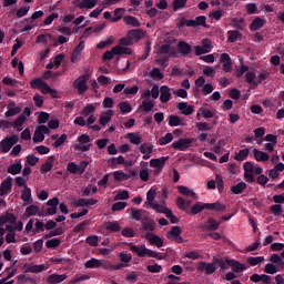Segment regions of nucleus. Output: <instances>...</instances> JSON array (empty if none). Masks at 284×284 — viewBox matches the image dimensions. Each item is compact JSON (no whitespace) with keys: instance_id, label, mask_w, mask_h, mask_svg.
<instances>
[{"instance_id":"58","label":"nucleus","mask_w":284,"mask_h":284,"mask_svg":"<svg viewBox=\"0 0 284 284\" xmlns=\"http://www.w3.org/2000/svg\"><path fill=\"white\" fill-rule=\"evenodd\" d=\"M26 214H28V216H37V214H39V206L37 205H30L26 209Z\"/></svg>"},{"instance_id":"17","label":"nucleus","mask_w":284,"mask_h":284,"mask_svg":"<svg viewBox=\"0 0 284 284\" xmlns=\"http://www.w3.org/2000/svg\"><path fill=\"white\" fill-rule=\"evenodd\" d=\"M176 110H180L184 116H190V114H194V105H189L187 102H180L176 105Z\"/></svg>"},{"instance_id":"19","label":"nucleus","mask_w":284,"mask_h":284,"mask_svg":"<svg viewBox=\"0 0 284 284\" xmlns=\"http://www.w3.org/2000/svg\"><path fill=\"white\" fill-rule=\"evenodd\" d=\"M112 116H114V111L108 110L106 112L100 115L99 124L102 125V128H105V125H108V123L112 121Z\"/></svg>"},{"instance_id":"42","label":"nucleus","mask_w":284,"mask_h":284,"mask_svg":"<svg viewBox=\"0 0 284 284\" xmlns=\"http://www.w3.org/2000/svg\"><path fill=\"white\" fill-rule=\"evenodd\" d=\"M250 156V149H242L234 156L235 161H245Z\"/></svg>"},{"instance_id":"43","label":"nucleus","mask_w":284,"mask_h":284,"mask_svg":"<svg viewBox=\"0 0 284 284\" xmlns=\"http://www.w3.org/2000/svg\"><path fill=\"white\" fill-rule=\"evenodd\" d=\"M21 199L24 203H29L30 199H32V190L28 186H24L22 194H21Z\"/></svg>"},{"instance_id":"30","label":"nucleus","mask_w":284,"mask_h":284,"mask_svg":"<svg viewBox=\"0 0 284 284\" xmlns=\"http://www.w3.org/2000/svg\"><path fill=\"white\" fill-rule=\"evenodd\" d=\"M99 3V0H82L79 4L78 8L80 10H83L87 8V10H92L97 4Z\"/></svg>"},{"instance_id":"10","label":"nucleus","mask_w":284,"mask_h":284,"mask_svg":"<svg viewBox=\"0 0 284 284\" xmlns=\"http://www.w3.org/2000/svg\"><path fill=\"white\" fill-rule=\"evenodd\" d=\"M85 48V42L81 41L73 50L71 54V63H78V61H81V52H83Z\"/></svg>"},{"instance_id":"22","label":"nucleus","mask_w":284,"mask_h":284,"mask_svg":"<svg viewBox=\"0 0 284 284\" xmlns=\"http://www.w3.org/2000/svg\"><path fill=\"white\" fill-rule=\"evenodd\" d=\"M168 159H170V158L162 156V158H158V159H152L150 161V165H151V168H155L158 170H163V168H165V162L168 161Z\"/></svg>"},{"instance_id":"31","label":"nucleus","mask_w":284,"mask_h":284,"mask_svg":"<svg viewBox=\"0 0 284 284\" xmlns=\"http://www.w3.org/2000/svg\"><path fill=\"white\" fill-rule=\"evenodd\" d=\"M101 265H102L101 260H98L94 257H92L91 260H89L84 263V267L87 270H97V268L101 267Z\"/></svg>"},{"instance_id":"63","label":"nucleus","mask_w":284,"mask_h":284,"mask_svg":"<svg viewBox=\"0 0 284 284\" xmlns=\"http://www.w3.org/2000/svg\"><path fill=\"white\" fill-rule=\"evenodd\" d=\"M264 272L265 274H276L278 270L276 268V265H274L273 263H268L265 265Z\"/></svg>"},{"instance_id":"34","label":"nucleus","mask_w":284,"mask_h":284,"mask_svg":"<svg viewBox=\"0 0 284 284\" xmlns=\"http://www.w3.org/2000/svg\"><path fill=\"white\" fill-rule=\"evenodd\" d=\"M125 12V8H116L113 12L114 17L111 18V23H116L123 19V13Z\"/></svg>"},{"instance_id":"5","label":"nucleus","mask_w":284,"mask_h":284,"mask_svg":"<svg viewBox=\"0 0 284 284\" xmlns=\"http://www.w3.org/2000/svg\"><path fill=\"white\" fill-rule=\"evenodd\" d=\"M243 170L246 183H254V181H256V179H254V163H252L251 161L245 162L243 165Z\"/></svg>"},{"instance_id":"20","label":"nucleus","mask_w":284,"mask_h":284,"mask_svg":"<svg viewBox=\"0 0 284 284\" xmlns=\"http://www.w3.org/2000/svg\"><path fill=\"white\" fill-rule=\"evenodd\" d=\"M161 95L160 101L161 103H168L172 99V93L170 92V87L162 85L160 89Z\"/></svg>"},{"instance_id":"36","label":"nucleus","mask_w":284,"mask_h":284,"mask_svg":"<svg viewBox=\"0 0 284 284\" xmlns=\"http://www.w3.org/2000/svg\"><path fill=\"white\" fill-rule=\"evenodd\" d=\"M178 190L180 194H183V196H192L193 199H197L196 193H194V191L190 190L187 186L180 185L178 186Z\"/></svg>"},{"instance_id":"62","label":"nucleus","mask_w":284,"mask_h":284,"mask_svg":"<svg viewBox=\"0 0 284 284\" xmlns=\"http://www.w3.org/2000/svg\"><path fill=\"white\" fill-rule=\"evenodd\" d=\"M245 10L247 14H256V12H258V7L256 6V3H247L245 6Z\"/></svg>"},{"instance_id":"16","label":"nucleus","mask_w":284,"mask_h":284,"mask_svg":"<svg viewBox=\"0 0 284 284\" xmlns=\"http://www.w3.org/2000/svg\"><path fill=\"white\" fill-rule=\"evenodd\" d=\"M48 209L47 214L49 216H54L57 214V207H59V197H53L47 202Z\"/></svg>"},{"instance_id":"49","label":"nucleus","mask_w":284,"mask_h":284,"mask_svg":"<svg viewBox=\"0 0 284 284\" xmlns=\"http://www.w3.org/2000/svg\"><path fill=\"white\" fill-rule=\"evenodd\" d=\"M63 234V227L59 226L57 229H52L49 234L44 235V239H52V236H61Z\"/></svg>"},{"instance_id":"44","label":"nucleus","mask_w":284,"mask_h":284,"mask_svg":"<svg viewBox=\"0 0 284 284\" xmlns=\"http://www.w3.org/2000/svg\"><path fill=\"white\" fill-rule=\"evenodd\" d=\"M118 108L123 114H130V112H132V105L128 102H120Z\"/></svg>"},{"instance_id":"27","label":"nucleus","mask_w":284,"mask_h":284,"mask_svg":"<svg viewBox=\"0 0 284 284\" xmlns=\"http://www.w3.org/2000/svg\"><path fill=\"white\" fill-rule=\"evenodd\" d=\"M125 26H132V28H141V21L134 16H125L123 18Z\"/></svg>"},{"instance_id":"38","label":"nucleus","mask_w":284,"mask_h":284,"mask_svg":"<svg viewBox=\"0 0 284 284\" xmlns=\"http://www.w3.org/2000/svg\"><path fill=\"white\" fill-rule=\"evenodd\" d=\"M246 82L253 88H258V82H256V73L250 71L246 72Z\"/></svg>"},{"instance_id":"55","label":"nucleus","mask_w":284,"mask_h":284,"mask_svg":"<svg viewBox=\"0 0 284 284\" xmlns=\"http://www.w3.org/2000/svg\"><path fill=\"white\" fill-rule=\"evenodd\" d=\"M154 199H156V190H149L146 193V200L149 201L151 207L154 206Z\"/></svg>"},{"instance_id":"26","label":"nucleus","mask_w":284,"mask_h":284,"mask_svg":"<svg viewBox=\"0 0 284 284\" xmlns=\"http://www.w3.org/2000/svg\"><path fill=\"white\" fill-rule=\"evenodd\" d=\"M263 26H265V19L256 17L250 24V30L251 32H256L257 30H261Z\"/></svg>"},{"instance_id":"25","label":"nucleus","mask_w":284,"mask_h":284,"mask_svg":"<svg viewBox=\"0 0 284 284\" xmlns=\"http://www.w3.org/2000/svg\"><path fill=\"white\" fill-rule=\"evenodd\" d=\"M128 246L131 252H133L134 254H138V256H140L141 258L145 256V252H146L145 245L136 246L133 243H128Z\"/></svg>"},{"instance_id":"32","label":"nucleus","mask_w":284,"mask_h":284,"mask_svg":"<svg viewBox=\"0 0 284 284\" xmlns=\"http://www.w3.org/2000/svg\"><path fill=\"white\" fill-rule=\"evenodd\" d=\"M247 190V184L245 182H239L236 185L231 186L232 194H243Z\"/></svg>"},{"instance_id":"47","label":"nucleus","mask_w":284,"mask_h":284,"mask_svg":"<svg viewBox=\"0 0 284 284\" xmlns=\"http://www.w3.org/2000/svg\"><path fill=\"white\" fill-rule=\"evenodd\" d=\"M145 256H150V258H156L158 261H163V258H165L163 255H161L159 252L156 251H152L150 248H146L145 251Z\"/></svg>"},{"instance_id":"52","label":"nucleus","mask_w":284,"mask_h":284,"mask_svg":"<svg viewBox=\"0 0 284 284\" xmlns=\"http://www.w3.org/2000/svg\"><path fill=\"white\" fill-rule=\"evenodd\" d=\"M174 136L172 133H166L165 136L159 139L160 145H168V143H172Z\"/></svg>"},{"instance_id":"9","label":"nucleus","mask_w":284,"mask_h":284,"mask_svg":"<svg viewBox=\"0 0 284 284\" xmlns=\"http://www.w3.org/2000/svg\"><path fill=\"white\" fill-rule=\"evenodd\" d=\"M176 50L181 57H187L189 54L192 53V44L185 42V41H180L176 44Z\"/></svg>"},{"instance_id":"50","label":"nucleus","mask_w":284,"mask_h":284,"mask_svg":"<svg viewBox=\"0 0 284 284\" xmlns=\"http://www.w3.org/2000/svg\"><path fill=\"white\" fill-rule=\"evenodd\" d=\"M43 17V11H36L30 18H26L24 21H28L31 26L37 21V19H41Z\"/></svg>"},{"instance_id":"37","label":"nucleus","mask_w":284,"mask_h":284,"mask_svg":"<svg viewBox=\"0 0 284 284\" xmlns=\"http://www.w3.org/2000/svg\"><path fill=\"white\" fill-rule=\"evenodd\" d=\"M2 216L4 219V223H9L10 225H17V216L13 213L4 212Z\"/></svg>"},{"instance_id":"45","label":"nucleus","mask_w":284,"mask_h":284,"mask_svg":"<svg viewBox=\"0 0 284 284\" xmlns=\"http://www.w3.org/2000/svg\"><path fill=\"white\" fill-rule=\"evenodd\" d=\"M263 261H265V257L263 256H257V257H247V263L248 265H251L252 267H256V265L263 263Z\"/></svg>"},{"instance_id":"51","label":"nucleus","mask_w":284,"mask_h":284,"mask_svg":"<svg viewBox=\"0 0 284 284\" xmlns=\"http://www.w3.org/2000/svg\"><path fill=\"white\" fill-rule=\"evenodd\" d=\"M195 128L199 130V132H210V130H212V126H210L207 122H197Z\"/></svg>"},{"instance_id":"29","label":"nucleus","mask_w":284,"mask_h":284,"mask_svg":"<svg viewBox=\"0 0 284 284\" xmlns=\"http://www.w3.org/2000/svg\"><path fill=\"white\" fill-rule=\"evenodd\" d=\"M26 121H28V118H26L23 114H20L13 122H11V128L18 129V132H21V128Z\"/></svg>"},{"instance_id":"7","label":"nucleus","mask_w":284,"mask_h":284,"mask_svg":"<svg viewBox=\"0 0 284 284\" xmlns=\"http://www.w3.org/2000/svg\"><path fill=\"white\" fill-rule=\"evenodd\" d=\"M12 176H7L0 184V196H6L12 192Z\"/></svg>"},{"instance_id":"2","label":"nucleus","mask_w":284,"mask_h":284,"mask_svg":"<svg viewBox=\"0 0 284 284\" xmlns=\"http://www.w3.org/2000/svg\"><path fill=\"white\" fill-rule=\"evenodd\" d=\"M90 73H84L74 80L73 88L78 90L79 94H85L88 91V81H90Z\"/></svg>"},{"instance_id":"18","label":"nucleus","mask_w":284,"mask_h":284,"mask_svg":"<svg viewBox=\"0 0 284 284\" xmlns=\"http://www.w3.org/2000/svg\"><path fill=\"white\" fill-rule=\"evenodd\" d=\"M17 114H21L20 106H17L14 102H10L7 106V112L4 113V116L7 119H10L11 116H17Z\"/></svg>"},{"instance_id":"59","label":"nucleus","mask_w":284,"mask_h":284,"mask_svg":"<svg viewBox=\"0 0 284 284\" xmlns=\"http://www.w3.org/2000/svg\"><path fill=\"white\" fill-rule=\"evenodd\" d=\"M113 176L114 181H128V173H123V171H115Z\"/></svg>"},{"instance_id":"1","label":"nucleus","mask_w":284,"mask_h":284,"mask_svg":"<svg viewBox=\"0 0 284 284\" xmlns=\"http://www.w3.org/2000/svg\"><path fill=\"white\" fill-rule=\"evenodd\" d=\"M203 210H210L215 212H225L226 206L224 204H221L220 202L214 203H203V202H196L190 210V214L192 216H196V214H201Z\"/></svg>"},{"instance_id":"56","label":"nucleus","mask_w":284,"mask_h":284,"mask_svg":"<svg viewBox=\"0 0 284 284\" xmlns=\"http://www.w3.org/2000/svg\"><path fill=\"white\" fill-rule=\"evenodd\" d=\"M28 12H30V7H21L17 10L16 17L17 19H22V17L28 16Z\"/></svg>"},{"instance_id":"35","label":"nucleus","mask_w":284,"mask_h":284,"mask_svg":"<svg viewBox=\"0 0 284 284\" xmlns=\"http://www.w3.org/2000/svg\"><path fill=\"white\" fill-rule=\"evenodd\" d=\"M169 125L170 128H179V125H183V121L179 115H170L169 118Z\"/></svg>"},{"instance_id":"54","label":"nucleus","mask_w":284,"mask_h":284,"mask_svg":"<svg viewBox=\"0 0 284 284\" xmlns=\"http://www.w3.org/2000/svg\"><path fill=\"white\" fill-rule=\"evenodd\" d=\"M163 73L161 72V69L159 68H153V70L150 72V78L151 79H159L161 81L163 79Z\"/></svg>"},{"instance_id":"46","label":"nucleus","mask_w":284,"mask_h":284,"mask_svg":"<svg viewBox=\"0 0 284 284\" xmlns=\"http://www.w3.org/2000/svg\"><path fill=\"white\" fill-rule=\"evenodd\" d=\"M45 83V81H43L41 78H36L33 80H31L30 85L33 90H41V88L43 87V84Z\"/></svg>"},{"instance_id":"48","label":"nucleus","mask_w":284,"mask_h":284,"mask_svg":"<svg viewBox=\"0 0 284 284\" xmlns=\"http://www.w3.org/2000/svg\"><path fill=\"white\" fill-rule=\"evenodd\" d=\"M176 205L179 210H182L183 212H189V204L183 197H178L176 199Z\"/></svg>"},{"instance_id":"33","label":"nucleus","mask_w":284,"mask_h":284,"mask_svg":"<svg viewBox=\"0 0 284 284\" xmlns=\"http://www.w3.org/2000/svg\"><path fill=\"white\" fill-rule=\"evenodd\" d=\"M220 226H221V222H216L214 217H209L207 224L205 225V230L207 232H214Z\"/></svg>"},{"instance_id":"24","label":"nucleus","mask_w":284,"mask_h":284,"mask_svg":"<svg viewBox=\"0 0 284 284\" xmlns=\"http://www.w3.org/2000/svg\"><path fill=\"white\" fill-rule=\"evenodd\" d=\"M253 156H254L255 161H257V162L265 163L266 161H270V154H267L258 149L253 150Z\"/></svg>"},{"instance_id":"6","label":"nucleus","mask_w":284,"mask_h":284,"mask_svg":"<svg viewBox=\"0 0 284 284\" xmlns=\"http://www.w3.org/2000/svg\"><path fill=\"white\" fill-rule=\"evenodd\" d=\"M182 231L180 226H173L171 231L168 232L166 237L170 241H174L175 243H183V237L181 236Z\"/></svg>"},{"instance_id":"53","label":"nucleus","mask_w":284,"mask_h":284,"mask_svg":"<svg viewBox=\"0 0 284 284\" xmlns=\"http://www.w3.org/2000/svg\"><path fill=\"white\" fill-rule=\"evenodd\" d=\"M270 211L274 216H281L283 214V205L281 204H275L270 207Z\"/></svg>"},{"instance_id":"3","label":"nucleus","mask_w":284,"mask_h":284,"mask_svg":"<svg viewBox=\"0 0 284 284\" xmlns=\"http://www.w3.org/2000/svg\"><path fill=\"white\" fill-rule=\"evenodd\" d=\"M16 143H19V136L18 135H11L9 138H4L0 141V152L2 154H8L10 150H12V146L16 145Z\"/></svg>"},{"instance_id":"28","label":"nucleus","mask_w":284,"mask_h":284,"mask_svg":"<svg viewBox=\"0 0 284 284\" xmlns=\"http://www.w3.org/2000/svg\"><path fill=\"white\" fill-rule=\"evenodd\" d=\"M242 37H243V33H241V31L239 30L227 31V41L230 43H236V41H239V39H241Z\"/></svg>"},{"instance_id":"60","label":"nucleus","mask_w":284,"mask_h":284,"mask_svg":"<svg viewBox=\"0 0 284 284\" xmlns=\"http://www.w3.org/2000/svg\"><path fill=\"white\" fill-rule=\"evenodd\" d=\"M119 258H120L121 263H123L124 265H128V263H130V261H132V254L121 252L119 254Z\"/></svg>"},{"instance_id":"14","label":"nucleus","mask_w":284,"mask_h":284,"mask_svg":"<svg viewBox=\"0 0 284 284\" xmlns=\"http://www.w3.org/2000/svg\"><path fill=\"white\" fill-rule=\"evenodd\" d=\"M220 61L224 72H232V58L227 53H222Z\"/></svg>"},{"instance_id":"41","label":"nucleus","mask_w":284,"mask_h":284,"mask_svg":"<svg viewBox=\"0 0 284 284\" xmlns=\"http://www.w3.org/2000/svg\"><path fill=\"white\" fill-rule=\"evenodd\" d=\"M126 138L129 139L130 143L133 145H141L142 138L136 133H128Z\"/></svg>"},{"instance_id":"21","label":"nucleus","mask_w":284,"mask_h":284,"mask_svg":"<svg viewBox=\"0 0 284 284\" xmlns=\"http://www.w3.org/2000/svg\"><path fill=\"white\" fill-rule=\"evenodd\" d=\"M54 161H57V158L54 155H51L48 158L44 164L41 165L40 171L42 174H45L54 168Z\"/></svg>"},{"instance_id":"11","label":"nucleus","mask_w":284,"mask_h":284,"mask_svg":"<svg viewBox=\"0 0 284 284\" xmlns=\"http://www.w3.org/2000/svg\"><path fill=\"white\" fill-rule=\"evenodd\" d=\"M141 223H142V226L140 230H143L144 232L152 233L156 230V222H154L150 217H143Z\"/></svg>"},{"instance_id":"61","label":"nucleus","mask_w":284,"mask_h":284,"mask_svg":"<svg viewBox=\"0 0 284 284\" xmlns=\"http://www.w3.org/2000/svg\"><path fill=\"white\" fill-rule=\"evenodd\" d=\"M224 12L223 10H213L209 17L210 19H214L215 21H221V18L223 17Z\"/></svg>"},{"instance_id":"15","label":"nucleus","mask_w":284,"mask_h":284,"mask_svg":"<svg viewBox=\"0 0 284 284\" xmlns=\"http://www.w3.org/2000/svg\"><path fill=\"white\" fill-rule=\"evenodd\" d=\"M143 37H145V31H143L142 29H131L128 32V39H130L131 41H141Z\"/></svg>"},{"instance_id":"4","label":"nucleus","mask_w":284,"mask_h":284,"mask_svg":"<svg viewBox=\"0 0 284 284\" xmlns=\"http://www.w3.org/2000/svg\"><path fill=\"white\" fill-rule=\"evenodd\" d=\"M191 143H194V139L192 138H180L178 141H174L172 143V148L174 150H179L180 152H185L191 145Z\"/></svg>"},{"instance_id":"13","label":"nucleus","mask_w":284,"mask_h":284,"mask_svg":"<svg viewBox=\"0 0 284 284\" xmlns=\"http://www.w3.org/2000/svg\"><path fill=\"white\" fill-rule=\"evenodd\" d=\"M144 239H146L151 245H155V247H163V239L159 237V235L154 233H146Z\"/></svg>"},{"instance_id":"8","label":"nucleus","mask_w":284,"mask_h":284,"mask_svg":"<svg viewBox=\"0 0 284 284\" xmlns=\"http://www.w3.org/2000/svg\"><path fill=\"white\" fill-rule=\"evenodd\" d=\"M226 265L232 267V272L235 274H241V272H245L247 270L245 264H242L236 260L226 258Z\"/></svg>"},{"instance_id":"39","label":"nucleus","mask_w":284,"mask_h":284,"mask_svg":"<svg viewBox=\"0 0 284 284\" xmlns=\"http://www.w3.org/2000/svg\"><path fill=\"white\" fill-rule=\"evenodd\" d=\"M105 230H108V232H121V224H119V222L116 221L108 222L105 225Z\"/></svg>"},{"instance_id":"57","label":"nucleus","mask_w":284,"mask_h":284,"mask_svg":"<svg viewBox=\"0 0 284 284\" xmlns=\"http://www.w3.org/2000/svg\"><path fill=\"white\" fill-rule=\"evenodd\" d=\"M121 235L124 236V239H134V229L124 227L121 232Z\"/></svg>"},{"instance_id":"40","label":"nucleus","mask_w":284,"mask_h":284,"mask_svg":"<svg viewBox=\"0 0 284 284\" xmlns=\"http://www.w3.org/2000/svg\"><path fill=\"white\" fill-rule=\"evenodd\" d=\"M153 109H154V101H152L150 99H144L142 101V110H143V112H152Z\"/></svg>"},{"instance_id":"12","label":"nucleus","mask_w":284,"mask_h":284,"mask_svg":"<svg viewBox=\"0 0 284 284\" xmlns=\"http://www.w3.org/2000/svg\"><path fill=\"white\" fill-rule=\"evenodd\" d=\"M21 170H23V164H21V159H17L16 163L7 168L8 174H12L13 176H17V174H21Z\"/></svg>"},{"instance_id":"23","label":"nucleus","mask_w":284,"mask_h":284,"mask_svg":"<svg viewBox=\"0 0 284 284\" xmlns=\"http://www.w3.org/2000/svg\"><path fill=\"white\" fill-rule=\"evenodd\" d=\"M65 278H68V275H65V274L59 275L57 273H53L48 276L47 283L59 284V283H63V281H65Z\"/></svg>"},{"instance_id":"64","label":"nucleus","mask_w":284,"mask_h":284,"mask_svg":"<svg viewBox=\"0 0 284 284\" xmlns=\"http://www.w3.org/2000/svg\"><path fill=\"white\" fill-rule=\"evenodd\" d=\"M45 245L49 248L59 247L61 245V240H59V239H51V240L45 242Z\"/></svg>"}]
</instances>
